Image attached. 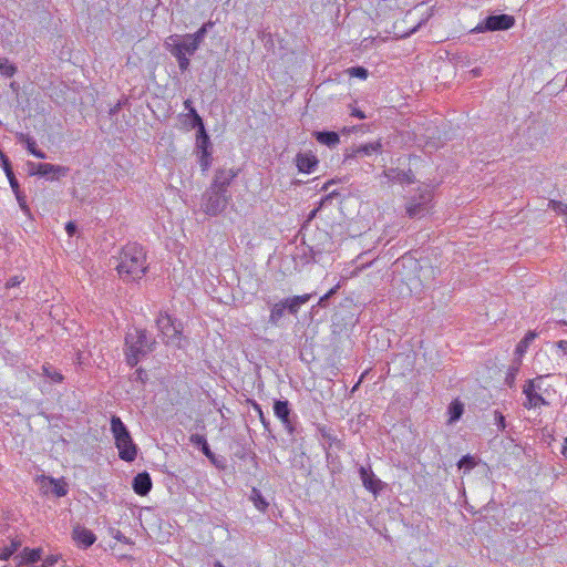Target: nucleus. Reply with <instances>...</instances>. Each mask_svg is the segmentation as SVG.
<instances>
[{
	"instance_id": "20",
	"label": "nucleus",
	"mask_w": 567,
	"mask_h": 567,
	"mask_svg": "<svg viewBox=\"0 0 567 567\" xmlns=\"http://www.w3.org/2000/svg\"><path fill=\"white\" fill-rule=\"evenodd\" d=\"M189 442L194 445H196L197 447L200 449V451L203 452V454L209 458L210 462H213L214 464L216 463V456L215 454L212 452L208 443H207V440L205 439L204 435H200V434H192L189 436Z\"/></svg>"
},
{
	"instance_id": "5",
	"label": "nucleus",
	"mask_w": 567,
	"mask_h": 567,
	"mask_svg": "<svg viewBox=\"0 0 567 567\" xmlns=\"http://www.w3.org/2000/svg\"><path fill=\"white\" fill-rule=\"evenodd\" d=\"M543 378L544 375H538L535 379L525 381L523 385V394L525 395L523 406L525 409L530 410L540 408L542 405H549V402L540 394V381Z\"/></svg>"
},
{
	"instance_id": "29",
	"label": "nucleus",
	"mask_w": 567,
	"mask_h": 567,
	"mask_svg": "<svg viewBox=\"0 0 567 567\" xmlns=\"http://www.w3.org/2000/svg\"><path fill=\"white\" fill-rule=\"evenodd\" d=\"M18 69L14 64L10 63L7 58H0V74L6 78H12Z\"/></svg>"
},
{
	"instance_id": "12",
	"label": "nucleus",
	"mask_w": 567,
	"mask_h": 567,
	"mask_svg": "<svg viewBox=\"0 0 567 567\" xmlns=\"http://www.w3.org/2000/svg\"><path fill=\"white\" fill-rule=\"evenodd\" d=\"M72 539L79 547L86 549L95 543L96 536L92 530L78 524L73 527Z\"/></svg>"
},
{
	"instance_id": "55",
	"label": "nucleus",
	"mask_w": 567,
	"mask_h": 567,
	"mask_svg": "<svg viewBox=\"0 0 567 567\" xmlns=\"http://www.w3.org/2000/svg\"><path fill=\"white\" fill-rule=\"evenodd\" d=\"M56 561H58V559H56L54 556H50V557H48V558L45 559V564H47L48 566H52V565H54Z\"/></svg>"
},
{
	"instance_id": "50",
	"label": "nucleus",
	"mask_w": 567,
	"mask_h": 567,
	"mask_svg": "<svg viewBox=\"0 0 567 567\" xmlns=\"http://www.w3.org/2000/svg\"><path fill=\"white\" fill-rule=\"evenodd\" d=\"M351 115H352V116H355V117H358V118H360V120H364V118H367V115L364 114V112H362V111H361V110H359V109H353V110H352V112H351Z\"/></svg>"
},
{
	"instance_id": "25",
	"label": "nucleus",
	"mask_w": 567,
	"mask_h": 567,
	"mask_svg": "<svg viewBox=\"0 0 567 567\" xmlns=\"http://www.w3.org/2000/svg\"><path fill=\"white\" fill-rule=\"evenodd\" d=\"M339 193L337 190H332L330 192L329 194H327L323 198H321L319 205L317 208L312 209L308 216H307V219L306 221L303 223L302 227H301V230L306 229L307 226L309 225V223L317 216L318 212L321 209V207L323 205H326L327 203L331 202L332 198H334L336 196H338Z\"/></svg>"
},
{
	"instance_id": "43",
	"label": "nucleus",
	"mask_w": 567,
	"mask_h": 567,
	"mask_svg": "<svg viewBox=\"0 0 567 567\" xmlns=\"http://www.w3.org/2000/svg\"><path fill=\"white\" fill-rule=\"evenodd\" d=\"M254 410L258 413L260 422L265 426V429H269L270 422L265 417L261 406L257 402H252Z\"/></svg>"
},
{
	"instance_id": "8",
	"label": "nucleus",
	"mask_w": 567,
	"mask_h": 567,
	"mask_svg": "<svg viewBox=\"0 0 567 567\" xmlns=\"http://www.w3.org/2000/svg\"><path fill=\"white\" fill-rule=\"evenodd\" d=\"M156 326L166 342H174L178 340L182 334L181 324H176L175 321L167 313H159L156 319Z\"/></svg>"
},
{
	"instance_id": "1",
	"label": "nucleus",
	"mask_w": 567,
	"mask_h": 567,
	"mask_svg": "<svg viewBox=\"0 0 567 567\" xmlns=\"http://www.w3.org/2000/svg\"><path fill=\"white\" fill-rule=\"evenodd\" d=\"M116 270L120 278L124 281L141 279L147 271L144 248L136 243L125 245L120 254Z\"/></svg>"
},
{
	"instance_id": "64",
	"label": "nucleus",
	"mask_w": 567,
	"mask_h": 567,
	"mask_svg": "<svg viewBox=\"0 0 567 567\" xmlns=\"http://www.w3.org/2000/svg\"><path fill=\"white\" fill-rule=\"evenodd\" d=\"M330 457H331V454L329 452H327V461L328 462H329Z\"/></svg>"
},
{
	"instance_id": "30",
	"label": "nucleus",
	"mask_w": 567,
	"mask_h": 567,
	"mask_svg": "<svg viewBox=\"0 0 567 567\" xmlns=\"http://www.w3.org/2000/svg\"><path fill=\"white\" fill-rule=\"evenodd\" d=\"M213 27L212 22L204 23L195 33H188L190 38H193L194 42L200 47L202 42L204 41L208 28Z\"/></svg>"
},
{
	"instance_id": "56",
	"label": "nucleus",
	"mask_w": 567,
	"mask_h": 567,
	"mask_svg": "<svg viewBox=\"0 0 567 567\" xmlns=\"http://www.w3.org/2000/svg\"><path fill=\"white\" fill-rule=\"evenodd\" d=\"M334 183H336V182H334V179H331V181L327 182V183L322 186V188H321V189H322V190H328V189H329V187H330V185H332V184H334Z\"/></svg>"
},
{
	"instance_id": "14",
	"label": "nucleus",
	"mask_w": 567,
	"mask_h": 567,
	"mask_svg": "<svg viewBox=\"0 0 567 567\" xmlns=\"http://www.w3.org/2000/svg\"><path fill=\"white\" fill-rule=\"evenodd\" d=\"M360 478L363 486L372 492L374 495L382 489V482L374 475L371 467L360 466L359 468Z\"/></svg>"
},
{
	"instance_id": "31",
	"label": "nucleus",
	"mask_w": 567,
	"mask_h": 567,
	"mask_svg": "<svg viewBox=\"0 0 567 567\" xmlns=\"http://www.w3.org/2000/svg\"><path fill=\"white\" fill-rule=\"evenodd\" d=\"M42 557V549L41 548H33L29 549L25 548L23 550V558L29 564L38 563Z\"/></svg>"
},
{
	"instance_id": "51",
	"label": "nucleus",
	"mask_w": 567,
	"mask_h": 567,
	"mask_svg": "<svg viewBox=\"0 0 567 567\" xmlns=\"http://www.w3.org/2000/svg\"><path fill=\"white\" fill-rule=\"evenodd\" d=\"M184 107L188 111V115L190 114V110H196L194 106H193V102L192 100L187 99L184 101Z\"/></svg>"
},
{
	"instance_id": "41",
	"label": "nucleus",
	"mask_w": 567,
	"mask_h": 567,
	"mask_svg": "<svg viewBox=\"0 0 567 567\" xmlns=\"http://www.w3.org/2000/svg\"><path fill=\"white\" fill-rule=\"evenodd\" d=\"M338 288H339V286H336V287L331 288L326 295H323L319 299L318 306L322 307V308L327 307L329 299L337 292Z\"/></svg>"
},
{
	"instance_id": "54",
	"label": "nucleus",
	"mask_w": 567,
	"mask_h": 567,
	"mask_svg": "<svg viewBox=\"0 0 567 567\" xmlns=\"http://www.w3.org/2000/svg\"><path fill=\"white\" fill-rule=\"evenodd\" d=\"M20 284V281L18 280L17 277H13L11 278L8 282H7V287H16Z\"/></svg>"
},
{
	"instance_id": "23",
	"label": "nucleus",
	"mask_w": 567,
	"mask_h": 567,
	"mask_svg": "<svg viewBox=\"0 0 567 567\" xmlns=\"http://www.w3.org/2000/svg\"><path fill=\"white\" fill-rule=\"evenodd\" d=\"M196 153H212V142L206 130L196 133Z\"/></svg>"
},
{
	"instance_id": "35",
	"label": "nucleus",
	"mask_w": 567,
	"mask_h": 567,
	"mask_svg": "<svg viewBox=\"0 0 567 567\" xmlns=\"http://www.w3.org/2000/svg\"><path fill=\"white\" fill-rule=\"evenodd\" d=\"M348 74L353 78L365 80L369 75L368 70L364 66H351L347 70Z\"/></svg>"
},
{
	"instance_id": "38",
	"label": "nucleus",
	"mask_w": 567,
	"mask_h": 567,
	"mask_svg": "<svg viewBox=\"0 0 567 567\" xmlns=\"http://www.w3.org/2000/svg\"><path fill=\"white\" fill-rule=\"evenodd\" d=\"M19 141L20 142H24L25 145H27V150L33 154V152H35V150L38 148L37 147V142L33 137L29 136V135H25L23 133H20L19 136H18Z\"/></svg>"
},
{
	"instance_id": "13",
	"label": "nucleus",
	"mask_w": 567,
	"mask_h": 567,
	"mask_svg": "<svg viewBox=\"0 0 567 567\" xmlns=\"http://www.w3.org/2000/svg\"><path fill=\"white\" fill-rule=\"evenodd\" d=\"M319 238L320 241L318 244L308 246L309 254L313 262H318L319 259L317 256L330 251L333 245L331 237L326 231H319Z\"/></svg>"
},
{
	"instance_id": "22",
	"label": "nucleus",
	"mask_w": 567,
	"mask_h": 567,
	"mask_svg": "<svg viewBox=\"0 0 567 567\" xmlns=\"http://www.w3.org/2000/svg\"><path fill=\"white\" fill-rule=\"evenodd\" d=\"M311 298V295L306 293L302 296H295L292 298H286L282 300L284 305L286 306V309L291 313L296 315L300 307L309 301Z\"/></svg>"
},
{
	"instance_id": "49",
	"label": "nucleus",
	"mask_w": 567,
	"mask_h": 567,
	"mask_svg": "<svg viewBox=\"0 0 567 567\" xmlns=\"http://www.w3.org/2000/svg\"><path fill=\"white\" fill-rule=\"evenodd\" d=\"M53 492L56 496H60V497L64 496L68 493V491L64 486L58 485V484L54 486Z\"/></svg>"
},
{
	"instance_id": "39",
	"label": "nucleus",
	"mask_w": 567,
	"mask_h": 567,
	"mask_svg": "<svg viewBox=\"0 0 567 567\" xmlns=\"http://www.w3.org/2000/svg\"><path fill=\"white\" fill-rule=\"evenodd\" d=\"M20 546H21V543L19 540H12L11 546L8 548H4L3 551L1 553V559L2 560L9 559L13 555V553L18 550V548Z\"/></svg>"
},
{
	"instance_id": "17",
	"label": "nucleus",
	"mask_w": 567,
	"mask_h": 567,
	"mask_svg": "<svg viewBox=\"0 0 567 567\" xmlns=\"http://www.w3.org/2000/svg\"><path fill=\"white\" fill-rule=\"evenodd\" d=\"M296 165L301 173H311L318 165V159L311 153H298L296 156Z\"/></svg>"
},
{
	"instance_id": "10",
	"label": "nucleus",
	"mask_w": 567,
	"mask_h": 567,
	"mask_svg": "<svg viewBox=\"0 0 567 567\" xmlns=\"http://www.w3.org/2000/svg\"><path fill=\"white\" fill-rule=\"evenodd\" d=\"M0 163H1V167L9 181V184H10L18 202L22 206V203L24 202V195L20 189V184L13 173L12 165H11L9 157L1 151H0Z\"/></svg>"
},
{
	"instance_id": "52",
	"label": "nucleus",
	"mask_w": 567,
	"mask_h": 567,
	"mask_svg": "<svg viewBox=\"0 0 567 567\" xmlns=\"http://www.w3.org/2000/svg\"><path fill=\"white\" fill-rule=\"evenodd\" d=\"M555 344H556V347H557L558 349H561V350H564V351H566V350H567V341H566V340H559V341H557Z\"/></svg>"
},
{
	"instance_id": "15",
	"label": "nucleus",
	"mask_w": 567,
	"mask_h": 567,
	"mask_svg": "<svg viewBox=\"0 0 567 567\" xmlns=\"http://www.w3.org/2000/svg\"><path fill=\"white\" fill-rule=\"evenodd\" d=\"M38 168H40L38 176L45 177L51 181H56L61 176H65L69 172V168L65 166L53 165L50 163H41Z\"/></svg>"
},
{
	"instance_id": "32",
	"label": "nucleus",
	"mask_w": 567,
	"mask_h": 567,
	"mask_svg": "<svg viewBox=\"0 0 567 567\" xmlns=\"http://www.w3.org/2000/svg\"><path fill=\"white\" fill-rule=\"evenodd\" d=\"M522 364V360L515 359L514 364L509 368L507 375L505 378V382L508 386H513L515 383V378L519 371V367Z\"/></svg>"
},
{
	"instance_id": "11",
	"label": "nucleus",
	"mask_w": 567,
	"mask_h": 567,
	"mask_svg": "<svg viewBox=\"0 0 567 567\" xmlns=\"http://www.w3.org/2000/svg\"><path fill=\"white\" fill-rule=\"evenodd\" d=\"M274 413L281 421L288 433L292 435L295 432V426L290 419L291 409L289 402L287 400H275Z\"/></svg>"
},
{
	"instance_id": "44",
	"label": "nucleus",
	"mask_w": 567,
	"mask_h": 567,
	"mask_svg": "<svg viewBox=\"0 0 567 567\" xmlns=\"http://www.w3.org/2000/svg\"><path fill=\"white\" fill-rule=\"evenodd\" d=\"M50 369V367L43 365V372L45 373V375H48L52 381L56 383L61 382L63 380L62 374L55 371L51 372Z\"/></svg>"
},
{
	"instance_id": "27",
	"label": "nucleus",
	"mask_w": 567,
	"mask_h": 567,
	"mask_svg": "<svg viewBox=\"0 0 567 567\" xmlns=\"http://www.w3.org/2000/svg\"><path fill=\"white\" fill-rule=\"evenodd\" d=\"M449 423H454L458 421L464 412V405L458 400H454L449 405Z\"/></svg>"
},
{
	"instance_id": "21",
	"label": "nucleus",
	"mask_w": 567,
	"mask_h": 567,
	"mask_svg": "<svg viewBox=\"0 0 567 567\" xmlns=\"http://www.w3.org/2000/svg\"><path fill=\"white\" fill-rule=\"evenodd\" d=\"M234 176L230 171H218L210 187H216L218 190L227 193V188Z\"/></svg>"
},
{
	"instance_id": "2",
	"label": "nucleus",
	"mask_w": 567,
	"mask_h": 567,
	"mask_svg": "<svg viewBox=\"0 0 567 567\" xmlns=\"http://www.w3.org/2000/svg\"><path fill=\"white\" fill-rule=\"evenodd\" d=\"M156 340L145 329H134L125 337V357L130 367H135L142 358L155 350Z\"/></svg>"
},
{
	"instance_id": "3",
	"label": "nucleus",
	"mask_w": 567,
	"mask_h": 567,
	"mask_svg": "<svg viewBox=\"0 0 567 567\" xmlns=\"http://www.w3.org/2000/svg\"><path fill=\"white\" fill-rule=\"evenodd\" d=\"M166 49L177 60L178 68L182 72L188 70L190 61L188 56L195 54L198 50V45L194 42L193 38L187 34L171 35L166 41Z\"/></svg>"
},
{
	"instance_id": "34",
	"label": "nucleus",
	"mask_w": 567,
	"mask_h": 567,
	"mask_svg": "<svg viewBox=\"0 0 567 567\" xmlns=\"http://www.w3.org/2000/svg\"><path fill=\"white\" fill-rule=\"evenodd\" d=\"M321 436L329 442V446L332 444H340V441L338 440L337 435L333 434V432L330 429H327L326 426H319L318 427Z\"/></svg>"
},
{
	"instance_id": "57",
	"label": "nucleus",
	"mask_w": 567,
	"mask_h": 567,
	"mask_svg": "<svg viewBox=\"0 0 567 567\" xmlns=\"http://www.w3.org/2000/svg\"><path fill=\"white\" fill-rule=\"evenodd\" d=\"M115 538L120 542H126L125 536H123L121 533H118V535Z\"/></svg>"
},
{
	"instance_id": "53",
	"label": "nucleus",
	"mask_w": 567,
	"mask_h": 567,
	"mask_svg": "<svg viewBox=\"0 0 567 567\" xmlns=\"http://www.w3.org/2000/svg\"><path fill=\"white\" fill-rule=\"evenodd\" d=\"M32 155H34L38 158H42V159L47 158V154L39 148H37Z\"/></svg>"
},
{
	"instance_id": "9",
	"label": "nucleus",
	"mask_w": 567,
	"mask_h": 567,
	"mask_svg": "<svg viewBox=\"0 0 567 567\" xmlns=\"http://www.w3.org/2000/svg\"><path fill=\"white\" fill-rule=\"evenodd\" d=\"M383 151V145L380 140L359 146H353L346 150L343 162L347 163L351 159L371 156L372 154H380Z\"/></svg>"
},
{
	"instance_id": "18",
	"label": "nucleus",
	"mask_w": 567,
	"mask_h": 567,
	"mask_svg": "<svg viewBox=\"0 0 567 567\" xmlns=\"http://www.w3.org/2000/svg\"><path fill=\"white\" fill-rule=\"evenodd\" d=\"M431 210V206H425V202L423 204L416 203V197H411L405 206L406 215L410 218H422Z\"/></svg>"
},
{
	"instance_id": "62",
	"label": "nucleus",
	"mask_w": 567,
	"mask_h": 567,
	"mask_svg": "<svg viewBox=\"0 0 567 567\" xmlns=\"http://www.w3.org/2000/svg\"><path fill=\"white\" fill-rule=\"evenodd\" d=\"M120 104H117L114 109L111 110V114H114L118 111Z\"/></svg>"
},
{
	"instance_id": "45",
	"label": "nucleus",
	"mask_w": 567,
	"mask_h": 567,
	"mask_svg": "<svg viewBox=\"0 0 567 567\" xmlns=\"http://www.w3.org/2000/svg\"><path fill=\"white\" fill-rule=\"evenodd\" d=\"M494 414H495V423L498 426V429L501 431L505 430V427H506L505 416L499 411H495Z\"/></svg>"
},
{
	"instance_id": "60",
	"label": "nucleus",
	"mask_w": 567,
	"mask_h": 567,
	"mask_svg": "<svg viewBox=\"0 0 567 567\" xmlns=\"http://www.w3.org/2000/svg\"><path fill=\"white\" fill-rule=\"evenodd\" d=\"M472 72H473V74H474L475 76L481 75V70H480V69H474V70H472Z\"/></svg>"
},
{
	"instance_id": "59",
	"label": "nucleus",
	"mask_w": 567,
	"mask_h": 567,
	"mask_svg": "<svg viewBox=\"0 0 567 567\" xmlns=\"http://www.w3.org/2000/svg\"><path fill=\"white\" fill-rule=\"evenodd\" d=\"M355 130H357V126H352V127H350V128H344V130H343V132H346V133H350V132H353V131H355Z\"/></svg>"
},
{
	"instance_id": "42",
	"label": "nucleus",
	"mask_w": 567,
	"mask_h": 567,
	"mask_svg": "<svg viewBox=\"0 0 567 567\" xmlns=\"http://www.w3.org/2000/svg\"><path fill=\"white\" fill-rule=\"evenodd\" d=\"M148 377H147V373L144 369L142 368H138L134 374H133V380L136 381V382H140L142 384H145L146 381H147Z\"/></svg>"
},
{
	"instance_id": "33",
	"label": "nucleus",
	"mask_w": 567,
	"mask_h": 567,
	"mask_svg": "<svg viewBox=\"0 0 567 567\" xmlns=\"http://www.w3.org/2000/svg\"><path fill=\"white\" fill-rule=\"evenodd\" d=\"M189 117H190L192 127L196 128L197 132H203V130H206L205 125H204V121L200 117V115L197 113L196 110H190Z\"/></svg>"
},
{
	"instance_id": "16",
	"label": "nucleus",
	"mask_w": 567,
	"mask_h": 567,
	"mask_svg": "<svg viewBox=\"0 0 567 567\" xmlns=\"http://www.w3.org/2000/svg\"><path fill=\"white\" fill-rule=\"evenodd\" d=\"M153 483L151 475L147 472H141L138 473L132 482L133 491L140 495L145 496L147 495L152 489Z\"/></svg>"
},
{
	"instance_id": "40",
	"label": "nucleus",
	"mask_w": 567,
	"mask_h": 567,
	"mask_svg": "<svg viewBox=\"0 0 567 567\" xmlns=\"http://www.w3.org/2000/svg\"><path fill=\"white\" fill-rule=\"evenodd\" d=\"M197 155L202 171H207L212 163V153H197Z\"/></svg>"
},
{
	"instance_id": "58",
	"label": "nucleus",
	"mask_w": 567,
	"mask_h": 567,
	"mask_svg": "<svg viewBox=\"0 0 567 567\" xmlns=\"http://www.w3.org/2000/svg\"><path fill=\"white\" fill-rule=\"evenodd\" d=\"M563 454L567 457V437L565 439V445L563 447Z\"/></svg>"
},
{
	"instance_id": "28",
	"label": "nucleus",
	"mask_w": 567,
	"mask_h": 567,
	"mask_svg": "<svg viewBox=\"0 0 567 567\" xmlns=\"http://www.w3.org/2000/svg\"><path fill=\"white\" fill-rule=\"evenodd\" d=\"M286 310L287 309H286V306L284 305L282 300L275 303L270 310L269 322L272 326H278L279 321L284 317Z\"/></svg>"
},
{
	"instance_id": "26",
	"label": "nucleus",
	"mask_w": 567,
	"mask_h": 567,
	"mask_svg": "<svg viewBox=\"0 0 567 567\" xmlns=\"http://www.w3.org/2000/svg\"><path fill=\"white\" fill-rule=\"evenodd\" d=\"M249 499L254 503L255 507L260 512H266L269 506V503L262 496L261 492L256 487H252Z\"/></svg>"
},
{
	"instance_id": "37",
	"label": "nucleus",
	"mask_w": 567,
	"mask_h": 567,
	"mask_svg": "<svg viewBox=\"0 0 567 567\" xmlns=\"http://www.w3.org/2000/svg\"><path fill=\"white\" fill-rule=\"evenodd\" d=\"M476 465V461L471 455H464L457 463L458 468H464L465 471H471Z\"/></svg>"
},
{
	"instance_id": "4",
	"label": "nucleus",
	"mask_w": 567,
	"mask_h": 567,
	"mask_svg": "<svg viewBox=\"0 0 567 567\" xmlns=\"http://www.w3.org/2000/svg\"><path fill=\"white\" fill-rule=\"evenodd\" d=\"M111 431L118 450V456L126 462H133L137 455V446L133 442L130 431L120 416L112 415Z\"/></svg>"
},
{
	"instance_id": "24",
	"label": "nucleus",
	"mask_w": 567,
	"mask_h": 567,
	"mask_svg": "<svg viewBox=\"0 0 567 567\" xmlns=\"http://www.w3.org/2000/svg\"><path fill=\"white\" fill-rule=\"evenodd\" d=\"M536 332L528 331L524 338L517 343L515 349V355L517 360H520V358L524 355V353L527 351L529 344L535 340Z\"/></svg>"
},
{
	"instance_id": "19",
	"label": "nucleus",
	"mask_w": 567,
	"mask_h": 567,
	"mask_svg": "<svg viewBox=\"0 0 567 567\" xmlns=\"http://www.w3.org/2000/svg\"><path fill=\"white\" fill-rule=\"evenodd\" d=\"M312 136L318 143L330 148L336 147L340 143V136L334 131H313Z\"/></svg>"
},
{
	"instance_id": "47",
	"label": "nucleus",
	"mask_w": 567,
	"mask_h": 567,
	"mask_svg": "<svg viewBox=\"0 0 567 567\" xmlns=\"http://www.w3.org/2000/svg\"><path fill=\"white\" fill-rule=\"evenodd\" d=\"M396 178L402 183H408V184L413 183V179L410 177V174L405 173V172H398Z\"/></svg>"
},
{
	"instance_id": "6",
	"label": "nucleus",
	"mask_w": 567,
	"mask_h": 567,
	"mask_svg": "<svg viewBox=\"0 0 567 567\" xmlns=\"http://www.w3.org/2000/svg\"><path fill=\"white\" fill-rule=\"evenodd\" d=\"M228 195L218 190L216 187H209L203 195V208L207 215L216 216L220 214L228 204Z\"/></svg>"
},
{
	"instance_id": "63",
	"label": "nucleus",
	"mask_w": 567,
	"mask_h": 567,
	"mask_svg": "<svg viewBox=\"0 0 567 567\" xmlns=\"http://www.w3.org/2000/svg\"><path fill=\"white\" fill-rule=\"evenodd\" d=\"M559 323L564 324V326H567V321H565V320L559 321Z\"/></svg>"
},
{
	"instance_id": "61",
	"label": "nucleus",
	"mask_w": 567,
	"mask_h": 567,
	"mask_svg": "<svg viewBox=\"0 0 567 567\" xmlns=\"http://www.w3.org/2000/svg\"><path fill=\"white\" fill-rule=\"evenodd\" d=\"M10 86H11V89H12L13 91H17V90H18V87H19V86H18V84H17L16 82H12V83L10 84Z\"/></svg>"
},
{
	"instance_id": "36",
	"label": "nucleus",
	"mask_w": 567,
	"mask_h": 567,
	"mask_svg": "<svg viewBox=\"0 0 567 567\" xmlns=\"http://www.w3.org/2000/svg\"><path fill=\"white\" fill-rule=\"evenodd\" d=\"M414 197H416V203L423 204V202H425V206H431V202L433 199V193H432V190L425 188V189L420 190V193L417 195H415Z\"/></svg>"
},
{
	"instance_id": "7",
	"label": "nucleus",
	"mask_w": 567,
	"mask_h": 567,
	"mask_svg": "<svg viewBox=\"0 0 567 567\" xmlns=\"http://www.w3.org/2000/svg\"><path fill=\"white\" fill-rule=\"evenodd\" d=\"M515 24V19L509 14H491L480 22L472 33H481L487 31H504L511 29Z\"/></svg>"
},
{
	"instance_id": "48",
	"label": "nucleus",
	"mask_w": 567,
	"mask_h": 567,
	"mask_svg": "<svg viewBox=\"0 0 567 567\" xmlns=\"http://www.w3.org/2000/svg\"><path fill=\"white\" fill-rule=\"evenodd\" d=\"M65 230L69 236H74L78 231V226L74 221H69L65 225Z\"/></svg>"
},
{
	"instance_id": "46",
	"label": "nucleus",
	"mask_w": 567,
	"mask_h": 567,
	"mask_svg": "<svg viewBox=\"0 0 567 567\" xmlns=\"http://www.w3.org/2000/svg\"><path fill=\"white\" fill-rule=\"evenodd\" d=\"M41 163H34V162H27V167H28V173L29 175L33 176V175H38L39 173V169L38 168L40 166Z\"/></svg>"
}]
</instances>
